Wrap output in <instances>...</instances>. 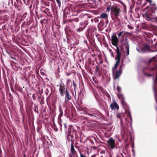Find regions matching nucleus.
I'll return each mask as SVG.
<instances>
[{
	"mask_svg": "<svg viewBox=\"0 0 157 157\" xmlns=\"http://www.w3.org/2000/svg\"><path fill=\"white\" fill-rule=\"evenodd\" d=\"M126 34V33L124 31L121 32L118 34L119 37H120L121 36H122L120 39V42L121 44L119 45V46L121 50H123V47L124 46L127 51V54L128 55H129V46L128 40L127 38L124 39V38Z\"/></svg>",
	"mask_w": 157,
	"mask_h": 157,
	"instance_id": "f257e3e1",
	"label": "nucleus"
},
{
	"mask_svg": "<svg viewBox=\"0 0 157 157\" xmlns=\"http://www.w3.org/2000/svg\"><path fill=\"white\" fill-rule=\"evenodd\" d=\"M157 11V8L155 4H153L151 8L146 12L143 14L142 16L146 20L151 21L155 18V11Z\"/></svg>",
	"mask_w": 157,
	"mask_h": 157,
	"instance_id": "f03ea898",
	"label": "nucleus"
},
{
	"mask_svg": "<svg viewBox=\"0 0 157 157\" xmlns=\"http://www.w3.org/2000/svg\"><path fill=\"white\" fill-rule=\"evenodd\" d=\"M118 97L121 100V103L124 109H125V112L127 113V116L129 117L130 120V125L131 126L132 119L131 115V114L129 110H127L125 107H128V105L124 101V98L123 94L120 93L118 95Z\"/></svg>",
	"mask_w": 157,
	"mask_h": 157,
	"instance_id": "7ed1b4c3",
	"label": "nucleus"
},
{
	"mask_svg": "<svg viewBox=\"0 0 157 157\" xmlns=\"http://www.w3.org/2000/svg\"><path fill=\"white\" fill-rule=\"evenodd\" d=\"M121 12L120 9L116 6H113L111 8V14L112 15L117 18Z\"/></svg>",
	"mask_w": 157,
	"mask_h": 157,
	"instance_id": "20e7f679",
	"label": "nucleus"
},
{
	"mask_svg": "<svg viewBox=\"0 0 157 157\" xmlns=\"http://www.w3.org/2000/svg\"><path fill=\"white\" fill-rule=\"evenodd\" d=\"M107 142L108 144V147L109 149H114L115 146V141L112 138H110Z\"/></svg>",
	"mask_w": 157,
	"mask_h": 157,
	"instance_id": "39448f33",
	"label": "nucleus"
},
{
	"mask_svg": "<svg viewBox=\"0 0 157 157\" xmlns=\"http://www.w3.org/2000/svg\"><path fill=\"white\" fill-rule=\"evenodd\" d=\"M88 24V21L87 20H85L81 22L79 28H78L77 30V31L78 32H80L83 30V29Z\"/></svg>",
	"mask_w": 157,
	"mask_h": 157,
	"instance_id": "423d86ee",
	"label": "nucleus"
},
{
	"mask_svg": "<svg viewBox=\"0 0 157 157\" xmlns=\"http://www.w3.org/2000/svg\"><path fill=\"white\" fill-rule=\"evenodd\" d=\"M71 97L69 94V92L67 91V89H66L65 90V104H63L64 107H65V104H66L68 102L69 100H71Z\"/></svg>",
	"mask_w": 157,
	"mask_h": 157,
	"instance_id": "0eeeda50",
	"label": "nucleus"
},
{
	"mask_svg": "<svg viewBox=\"0 0 157 157\" xmlns=\"http://www.w3.org/2000/svg\"><path fill=\"white\" fill-rule=\"evenodd\" d=\"M112 43L113 45H116L118 44L119 40L117 36L115 35H113L111 36Z\"/></svg>",
	"mask_w": 157,
	"mask_h": 157,
	"instance_id": "6e6552de",
	"label": "nucleus"
},
{
	"mask_svg": "<svg viewBox=\"0 0 157 157\" xmlns=\"http://www.w3.org/2000/svg\"><path fill=\"white\" fill-rule=\"evenodd\" d=\"M65 90L64 86L63 84H59V93L62 96H64V92Z\"/></svg>",
	"mask_w": 157,
	"mask_h": 157,
	"instance_id": "1a4fd4ad",
	"label": "nucleus"
},
{
	"mask_svg": "<svg viewBox=\"0 0 157 157\" xmlns=\"http://www.w3.org/2000/svg\"><path fill=\"white\" fill-rule=\"evenodd\" d=\"M122 72V70H119L118 71H117L116 72H115V71L113 72L114 78L115 79L118 78L121 75Z\"/></svg>",
	"mask_w": 157,
	"mask_h": 157,
	"instance_id": "9d476101",
	"label": "nucleus"
},
{
	"mask_svg": "<svg viewBox=\"0 0 157 157\" xmlns=\"http://www.w3.org/2000/svg\"><path fill=\"white\" fill-rule=\"evenodd\" d=\"M116 47V50L117 52V56L116 57L121 58V54L120 52V51H122V50H121V48L119 46H118L117 44H116V45H113Z\"/></svg>",
	"mask_w": 157,
	"mask_h": 157,
	"instance_id": "9b49d317",
	"label": "nucleus"
},
{
	"mask_svg": "<svg viewBox=\"0 0 157 157\" xmlns=\"http://www.w3.org/2000/svg\"><path fill=\"white\" fill-rule=\"evenodd\" d=\"M120 59L121 58H115V59L116 60V61L114 67L112 68V72H113L115 71V69H116L117 68L119 63L120 62Z\"/></svg>",
	"mask_w": 157,
	"mask_h": 157,
	"instance_id": "f8f14e48",
	"label": "nucleus"
},
{
	"mask_svg": "<svg viewBox=\"0 0 157 157\" xmlns=\"http://www.w3.org/2000/svg\"><path fill=\"white\" fill-rule=\"evenodd\" d=\"M110 107L112 109H118L119 108L118 105L116 102H112L111 104Z\"/></svg>",
	"mask_w": 157,
	"mask_h": 157,
	"instance_id": "ddd939ff",
	"label": "nucleus"
},
{
	"mask_svg": "<svg viewBox=\"0 0 157 157\" xmlns=\"http://www.w3.org/2000/svg\"><path fill=\"white\" fill-rule=\"evenodd\" d=\"M119 2L122 5V6L123 7V9H124V10H123V12H125L126 10V6L121 1H120Z\"/></svg>",
	"mask_w": 157,
	"mask_h": 157,
	"instance_id": "4468645a",
	"label": "nucleus"
},
{
	"mask_svg": "<svg viewBox=\"0 0 157 157\" xmlns=\"http://www.w3.org/2000/svg\"><path fill=\"white\" fill-rule=\"evenodd\" d=\"M107 14L105 13H102L100 15V18L105 19L108 17Z\"/></svg>",
	"mask_w": 157,
	"mask_h": 157,
	"instance_id": "2eb2a0df",
	"label": "nucleus"
},
{
	"mask_svg": "<svg viewBox=\"0 0 157 157\" xmlns=\"http://www.w3.org/2000/svg\"><path fill=\"white\" fill-rule=\"evenodd\" d=\"M71 152L70 153V154H76V152L75 151L74 148L72 145H71Z\"/></svg>",
	"mask_w": 157,
	"mask_h": 157,
	"instance_id": "dca6fc26",
	"label": "nucleus"
},
{
	"mask_svg": "<svg viewBox=\"0 0 157 157\" xmlns=\"http://www.w3.org/2000/svg\"><path fill=\"white\" fill-rule=\"evenodd\" d=\"M149 48V46L147 44L144 45L143 48V49L144 51H147Z\"/></svg>",
	"mask_w": 157,
	"mask_h": 157,
	"instance_id": "f3484780",
	"label": "nucleus"
},
{
	"mask_svg": "<svg viewBox=\"0 0 157 157\" xmlns=\"http://www.w3.org/2000/svg\"><path fill=\"white\" fill-rule=\"evenodd\" d=\"M69 157H77L76 154H70Z\"/></svg>",
	"mask_w": 157,
	"mask_h": 157,
	"instance_id": "a211bd4d",
	"label": "nucleus"
},
{
	"mask_svg": "<svg viewBox=\"0 0 157 157\" xmlns=\"http://www.w3.org/2000/svg\"><path fill=\"white\" fill-rule=\"evenodd\" d=\"M57 3H58V6L59 7H60L61 5V3H60V0H56Z\"/></svg>",
	"mask_w": 157,
	"mask_h": 157,
	"instance_id": "6ab92c4d",
	"label": "nucleus"
},
{
	"mask_svg": "<svg viewBox=\"0 0 157 157\" xmlns=\"http://www.w3.org/2000/svg\"><path fill=\"white\" fill-rule=\"evenodd\" d=\"M117 90L119 92H120L121 91V88L118 86H117Z\"/></svg>",
	"mask_w": 157,
	"mask_h": 157,
	"instance_id": "aec40b11",
	"label": "nucleus"
},
{
	"mask_svg": "<svg viewBox=\"0 0 157 157\" xmlns=\"http://www.w3.org/2000/svg\"><path fill=\"white\" fill-rule=\"evenodd\" d=\"M111 7H110L109 6H108L107 8V10L108 11H109L111 10Z\"/></svg>",
	"mask_w": 157,
	"mask_h": 157,
	"instance_id": "412c9836",
	"label": "nucleus"
},
{
	"mask_svg": "<svg viewBox=\"0 0 157 157\" xmlns=\"http://www.w3.org/2000/svg\"><path fill=\"white\" fill-rule=\"evenodd\" d=\"M73 86H74V90H75V88L76 87V84H75V82H73Z\"/></svg>",
	"mask_w": 157,
	"mask_h": 157,
	"instance_id": "4be33fe9",
	"label": "nucleus"
},
{
	"mask_svg": "<svg viewBox=\"0 0 157 157\" xmlns=\"http://www.w3.org/2000/svg\"><path fill=\"white\" fill-rule=\"evenodd\" d=\"M90 116H91V117H94L95 118L94 119H95V118H97V117L95 116H94V115L93 114H89Z\"/></svg>",
	"mask_w": 157,
	"mask_h": 157,
	"instance_id": "5701e85b",
	"label": "nucleus"
},
{
	"mask_svg": "<svg viewBox=\"0 0 157 157\" xmlns=\"http://www.w3.org/2000/svg\"><path fill=\"white\" fill-rule=\"evenodd\" d=\"M71 81V80L69 79H68L67 80V83H69Z\"/></svg>",
	"mask_w": 157,
	"mask_h": 157,
	"instance_id": "b1692460",
	"label": "nucleus"
},
{
	"mask_svg": "<svg viewBox=\"0 0 157 157\" xmlns=\"http://www.w3.org/2000/svg\"><path fill=\"white\" fill-rule=\"evenodd\" d=\"M80 156L81 157H86L85 155H82L80 153Z\"/></svg>",
	"mask_w": 157,
	"mask_h": 157,
	"instance_id": "393cba45",
	"label": "nucleus"
},
{
	"mask_svg": "<svg viewBox=\"0 0 157 157\" xmlns=\"http://www.w3.org/2000/svg\"><path fill=\"white\" fill-rule=\"evenodd\" d=\"M105 152V151H102L101 152V153H104Z\"/></svg>",
	"mask_w": 157,
	"mask_h": 157,
	"instance_id": "a878e982",
	"label": "nucleus"
},
{
	"mask_svg": "<svg viewBox=\"0 0 157 157\" xmlns=\"http://www.w3.org/2000/svg\"><path fill=\"white\" fill-rule=\"evenodd\" d=\"M122 67V65H121L120 66V68H119V70H122L121 69V68Z\"/></svg>",
	"mask_w": 157,
	"mask_h": 157,
	"instance_id": "bb28decb",
	"label": "nucleus"
},
{
	"mask_svg": "<svg viewBox=\"0 0 157 157\" xmlns=\"http://www.w3.org/2000/svg\"><path fill=\"white\" fill-rule=\"evenodd\" d=\"M154 19H155L156 20H157V17H156L155 16V18Z\"/></svg>",
	"mask_w": 157,
	"mask_h": 157,
	"instance_id": "cd10ccee",
	"label": "nucleus"
},
{
	"mask_svg": "<svg viewBox=\"0 0 157 157\" xmlns=\"http://www.w3.org/2000/svg\"><path fill=\"white\" fill-rule=\"evenodd\" d=\"M157 51V50H155H155H153L152 51L153 52H156Z\"/></svg>",
	"mask_w": 157,
	"mask_h": 157,
	"instance_id": "c85d7f7f",
	"label": "nucleus"
},
{
	"mask_svg": "<svg viewBox=\"0 0 157 157\" xmlns=\"http://www.w3.org/2000/svg\"><path fill=\"white\" fill-rule=\"evenodd\" d=\"M137 50L138 51H139V50L137 48Z\"/></svg>",
	"mask_w": 157,
	"mask_h": 157,
	"instance_id": "c756f323",
	"label": "nucleus"
},
{
	"mask_svg": "<svg viewBox=\"0 0 157 157\" xmlns=\"http://www.w3.org/2000/svg\"><path fill=\"white\" fill-rule=\"evenodd\" d=\"M132 151H133V152H134V150H132Z\"/></svg>",
	"mask_w": 157,
	"mask_h": 157,
	"instance_id": "7c9ffc66",
	"label": "nucleus"
},
{
	"mask_svg": "<svg viewBox=\"0 0 157 157\" xmlns=\"http://www.w3.org/2000/svg\"><path fill=\"white\" fill-rule=\"evenodd\" d=\"M119 117V116H117V117Z\"/></svg>",
	"mask_w": 157,
	"mask_h": 157,
	"instance_id": "2f4dec72",
	"label": "nucleus"
},
{
	"mask_svg": "<svg viewBox=\"0 0 157 157\" xmlns=\"http://www.w3.org/2000/svg\"><path fill=\"white\" fill-rule=\"evenodd\" d=\"M156 109H157V108H156Z\"/></svg>",
	"mask_w": 157,
	"mask_h": 157,
	"instance_id": "473e14b6",
	"label": "nucleus"
}]
</instances>
